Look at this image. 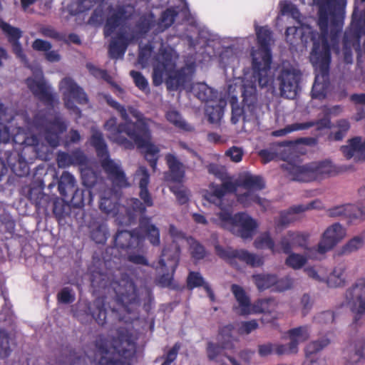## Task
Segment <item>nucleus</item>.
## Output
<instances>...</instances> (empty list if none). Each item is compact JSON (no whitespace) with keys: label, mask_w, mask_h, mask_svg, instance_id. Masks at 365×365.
<instances>
[{"label":"nucleus","mask_w":365,"mask_h":365,"mask_svg":"<svg viewBox=\"0 0 365 365\" xmlns=\"http://www.w3.org/2000/svg\"><path fill=\"white\" fill-rule=\"evenodd\" d=\"M235 190V183L230 180L225 181L220 186L215 187L213 191L206 196V198L210 202L219 207L221 211H224L231 206L226 198L227 192H231Z\"/></svg>","instance_id":"dca6fc26"},{"label":"nucleus","mask_w":365,"mask_h":365,"mask_svg":"<svg viewBox=\"0 0 365 365\" xmlns=\"http://www.w3.org/2000/svg\"><path fill=\"white\" fill-rule=\"evenodd\" d=\"M231 291L238 303V306L234 308L236 313L240 315L252 314L250 299L243 288L237 284H232Z\"/></svg>","instance_id":"bb28decb"},{"label":"nucleus","mask_w":365,"mask_h":365,"mask_svg":"<svg viewBox=\"0 0 365 365\" xmlns=\"http://www.w3.org/2000/svg\"><path fill=\"white\" fill-rule=\"evenodd\" d=\"M11 351L9 334L4 330H0V358L8 357Z\"/></svg>","instance_id":"680f3d73"},{"label":"nucleus","mask_w":365,"mask_h":365,"mask_svg":"<svg viewBox=\"0 0 365 365\" xmlns=\"http://www.w3.org/2000/svg\"><path fill=\"white\" fill-rule=\"evenodd\" d=\"M176 15L177 12L173 9H168L164 11L158 24L160 29L159 31H163L170 26L174 22Z\"/></svg>","instance_id":"bf43d9fd"},{"label":"nucleus","mask_w":365,"mask_h":365,"mask_svg":"<svg viewBox=\"0 0 365 365\" xmlns=\"http://www.w3.org/2000/svg\"><path fill=\"white\" fill-rule=\"evenodd\" d=\"M295 210L293 209L291 211L282 212L279 218L276 222L277 228H283L287 226L289 223L294 220Z\"/></svg>","instance_id":"0e129e2a"},{"label":"nucleus","mask_w":365,"mask_h":365,"mask_svg":"<svg viewBox=\"0 0 365 365\" xmlns=\"http://www.w3.org/2000/svg\"><path fill=\"white\" fill-rule=\"evenodd\" d=\"M314 304V300L309 294H304L300 299L302 314L305 317L311 311Z\"/></svg>","instance_id":"774afa93"},{"label":"nucleus","mask_w":365,"mask_h":365,"mask_svg":"<svg viewBox=\"0 0 365 365\" xmlns=\"http://www.w3.org/2000/svg\"><path fill=\"white\" fill-rule=\"evenodd\" d=\"M237 200L245 207L251 206L254 202L259 205L264 210L269 207V202L267 200L260 197L255 192L249 190L243 193L237 194Z\"/></svg>","instance_id":"2f4dec72"},{"label":"nucleus","mask_w":365,"mask_h":365,"mask_svg":"<svg viewBox=\"0 0 365 365\" xmlns=\"http://www.w3.org/2000/svg\"><path fill=\"white\" fill-rule=\"evenodd\" d=\"M76 185V180L74 176L68 171L61 174L58 183V190L60 194L64 197L68 196V192L72 191Z\"/></svg>","instance_id":"58836bf2"},{"label":"nucleus","mask_w":365,"mask_h":365,"mask_svg":"<svg viewBox=\"0 0 365 365\" xmlns=\"http://www.w3.org/2000/svg\"><path fill=\"white\" fill-rule=\"evenodd\" d=\"M91 143L96 148V153L100 158L108 154L107 144L101 131L98 130H92Z\"/></svg>","instance_id":"c03bdc74"},{"label":"nucleus","mask_w":365,"mask_h":365,"mask_svg":"<svg viewBox=\"0 0 365 365\" xmlns=\"http://www.w3.org/2000/svg\"><path fill=\"white\" fill-rule=\"evenodd\" d=\"M178 53L171 47L161 48L155 57L153 65V81L155 86L160 85L165 80L168 88L178 90L183 88L189 80L185 67L178 69Z\"/></svg>","instance_id":"20e7f679"},{"label":"nucleus","mask_w":365,"mask_h":365,"mask_svg":"<svg viewBox=\"0 0 365 365\" xmlns=\"http://www.w3.org/2000/svg\"><path fill=\"white\" fill-rule=\"evenodd\" d=\"M364 239L361 236H356L349 240L340 250L341 255H349L356 252L363 247Z\"/></svg>","instance_id":"5fc2aeb1"},{"label":"nucleus","mask_w":365,"mask_h":365,"mask_svg":"<svg viewBox=\"0 0 365 365\" xmlns=\"http://www.w3.org/2000/svg\"><path fill=\"white\" fill-rule=\"evenodd\" d=\"M165 160L168 166L172 180L175 182H180L185 177V165L175 155L172 153L165 155Z\"/></svg>","instance_id":"cd10ccee"},{"label":"nucleus","mask_w":365,"mask_h":365,"mask_svg":"<svg viewBox=\"0 0 365 365\" xmlns=\"http://www.w3.org/2000/svg\"><path fill=\"white\" fill-rule=\"evenodd\" d=\"M273 304L272 299H259L253 305H251L252 314L270 312Z\"/></svg>","instance_id":"052dcab7"},{"label":"nucleus","mask_w":365,"mask_h":365,"mask_svg":"<svg viewBox=\"0 0 365 365\" xmlns=\"http://www.w3.org/2000/svg\"><path fill=\"white\" fill-rule=\"evenodd\" d=\"M233 327L230 324L222 327L219 333L217 341L222 345V348L227 350L235 349L234 338L232 335Z\"/></svg>","instance_id":"a18cd8bd"},{"label":"nucleus","mask_w":365,"mask_h":365,"mask_svg":"<svg viewBox=\"0 0 365 365\" xmlns=\"http://www.w3.org/2000/svg\"><path fill=\"white\" fill-rule=\"evenodd\" d=\"M0 28L7 36L8 41L11 45L13 53L26 66H29V61L25 55L19 39L22 36L20 29L12 26L9 24L0 21Z\"/></svg>","instance_id":"2eb2a0df"},{"label":"nucleus","mask_w":365,"mask_h":365,"mask_svg":"<svg viewBox=\"0 0 365 365\" xmlns=\"http://www.w3.org/2000/svg\"><path fill=\"white\" fill-rule=\"evenodd\" d=\"M314 163L318 180L328 177L334 176L346 170L342 166H336L334 165L330 160H323Z\"/></svg>","instance_id":"c85d7f7f"},{"label":"nucleus","mask_w":365,"mask_h":365,"mask_svg":"<svg viewBox=\"0 0 365 365\" xmlns=\"http://www.w3.org/2000/svg\"><path fill=\"white\" fill-rule=\"evenodd\" d=\"M218 217L222 227L244 240L252 238L257 227L256 220L245 212L232 215V212L228 209L220 211Z\"/></svg>","instance_id":"6e6552de"},{"label":"nucleus","mask_w":365,"mask_h":365,"mask_svg":"<svg viewBox=\"0 0 365 365\" xmlns=\"http://www.w3.org/2000/svg\"><path fill=\"white\" fill-rule=\"evenodd\" d=\"M255 283L259 290H264L271 287L274 288L277 282V276L269 274H262L253 276Z\"/></svg>","instance_id":"603ef678"},{"label":"nucleus","mask_w":365,"mask_h":365,"mask_svg":"<svg viewBox=\"0 0 365 365\" xmlns=\"http://www.w3.org/2000/svg\"><path fill=\"white\" fill-rule=\"evenodd\" d=\"M312 4L319 8L318 25L321 32V44L319 41H314L312 60L326 72L330 62V44L328 41L329 19L330 16L331 39L333 42L337 41L342 29L346 0H312Z\"/></svg>","instance_id":"f03ea898"},{"label":"nucleus","mask_w":365,"mask_h":365,"mask_svg":"<svg viewBox=\"0 0 365 365\" xmlns=\"http://www.w3.org/2000/svg\"><path fill=\"white\" fill-rule=\"evenodd\" d=\"M95 347L96 351L93 355L87 354L91 361H98L100 365H129L128 360L135 353L134 339L125 328L118 329L111 341L98 336Z\"/></svg>","instance_id":"7ed1b4c3"},{"label":"nucleus","mask_w":365,"mask_h":365,"mask_svg":"<svg viewBox=\"0 0 365 365\" xmlns=\"http://www.w3.org/2000/svg\"><path fill=\"white\" fill-rule=\"evenodd\" d=\"M92 193L88 190L76 189L71 200V203L76 208H81L87 201L90 204L92 201Z\"/></svg>","instance_id":"de8ad7c7"},{"label":"nucleus","mask_w":365,"mask_h":365,"mask_svg":"<svg viewBox=\"0 0 365 365\" xmlns=\"http://www.w3.org/2000/svg\"><path fill=\"white\" fill-rule=\"evenodd\" d=\"M341 151L346 159L354 158L356 163L365 161V138L354 137L348 140V144L341 147Z\"/></svg>","instance_id":"412c9836"},{"label":"nucleus","mask_w":365,"mask_h":365,"mask_svg":"<svg viewBox=\"0 0 365 365\" xmlns=\"http://www.w3.org/2000/svg\"><path fill=\"white\" fill-rule=\"evenodd\" d=\"M240 185L254 192L261 190L265 187L264 181L261 176L251 173H245L240 177Z\"/></svg>","instance_id":"f704fd0d"},{"label":"nucleus","mask_w":365,"mask_h":365,"mask_svg":"<svg viewBox=\"0 0 365 365\" xmlns=\"http://www.w3.org/2000/svg\"><path fill=\"white\" fill-rule=\"evenodd\" d=\"M172 190L175 195L179 203L182 205L188 201L190 192L187 188L183 186H178L173 187Z\"/></svg>","instance_id":"338daca9"},{"label":"nucleus","mask_w":365,"mask_h":365,"mask_svg":"<svg viewBox=\"0 0 365 365\" xmlns=\"http://www.w3.org/2000/svg\"><path fill=\"white\" fill-rule=\"evenodd\" d=\"M106 99L124 120L118 123L115 117L109 118L104 124L107 138L125 149H133L136 145L145 149V154L157 156L160 150L152 143L150 131L151 125L155 123L132 106L125 108L110 96H106Z\"/></svg>","instance_id":"f257e3e1"},{"label":"nucleus","mask_w":365,"mask_h":365,"mask_svg":"<svg viewBox=\"0 0 365 365\" xmlns=\"http://www.w3.org/2000/svg\"><path fill=\"white\" fill-rule=\"evenodd\" d=\"M110 286L115 292L118 300L123 306L139 304V296L136 287L126 274H122L120 279L113 280Z\"/></svg>","instance_id":"9b49d317"},{"label":"nucleus","mask_w":365,"mask_h":365,"mask_svg":"<svg viewBox=\"0 0 365 365\" xmlns=\"http://www.w3.org/2000/svg\"><path fill=\"white\" fill-rule=\"evenodd\" d=\"M327 215L330 217H341L349 220L365 219V213L363 210L352 204H345L334 206L327 210Z\"/></svg>","instance_id":"6ab92c4d"},{"label":"nucleus","mask_w":365,"mask_h":365,"mask_svg":"<svg viewBox=\"0 0 365 365\" xmlns=\"http://www.w3.org/2000/svg\"><path fill=\"white\" fill-rule=\"evenodd\" d=\"M215 252L218 256L225 259H238L239 260L246 263L247 264L255 267H259L263 264L262 257L249 252L245 250H234L231 247L224 249L219 245L215 246Z\"/></svg>","instance_id":"ddd939ff"},{"label":"nucleus","mask_w":365,"mask_h":365,"mask_svg":"<svg viewBox=\"0 0 365 365\" xmlns=\"http://www.w3.org/2000/svg\"><path fill=\"white\" fill-rule=\"evenodd\" d=\"M34 124L52 147L59 144L60 135L65 132L68 125L62 115L57 112H39L34 119Z\"/></svg>","instance_id":"0eeeda50"},{"label":"nucleus","mask_w":365,"mask_h":365,"mask_svg":"<svg viewBox=\"0 0 365 365\" xmlns=\"http://www.w3.org/2000/svg\"><path fill=\"white\" fill-rule=\"evenodd\" d=\"M283 339L287 342L283 344H276L275 354L288 355L294 353L297 348V329L289 330L283 336Z\"/></svg>","instance_id":"c756f323"},{"label":"nucleus","mask_w":365,"mask_h":365,"mask_svg":"<svg viewBox=\"0 0 365 365\" xmlns=\"http://www.w3.org/2000/svg\"><path fill=\"white\" fill-rule=\"evenodd\" d=\"M317 180L315 163L298 165V182H309Z\"/></svg>","instance_id":"79ce46f5"},{"label":"nucleus","mask_w":365,"mask_h":365,"mask_svg":"<svg viewBox=\"0 0 365 365\" xmlns=\"http://www.w3.org/2000/svg\"><path fill=\"white\" fill-rule=\"evenodd\" d=\"M329 344L330 340L327 337H323L309 343L305 348L306 356L309 358L312 354L320 351Z\"/></svg>","instance_id":"6e6d98bb"},{"label":"nucleus","mask_w":365,"mask_h":365,"mask_svg":"<svg viewBox=\"0 0 365 365\" xmlns=\"http://www.w3.org/2000/svg\"><path fill=\"white\" fill-rule=\"evenodd\" d=\"M53 211L56 217L62 219L70 215L71 207L64 201L56 202L54 203Z\"/></svg>","instance_id":"e2e57ef3"},{"label":"nucleus","mask_w":365,"mask_h":365,"mask_svg":"<svg viewBox=\"0 0 365 365\" xmlns=\"http://www.w3.org/2000/svg\"><path fill=\"white\" fill-rule=\"evenodd\" d=\"M346 267L338 265L335 267L329 275L324 278V282L330 288H338L345 286L346 282Z\"/></svg>","instance_id":"7c9ffc66"},{"label":"nucleus","mask_w":365,"mask_h":365,"mask_svg":"<svg viewBox=\"0 0 365 365\" xmlns=\"http://www.w3.org/2000/svg\"><path fill=\"white\" fill-rule=\"evenodd\" d=\"M179 259L180 247L178 245L173 241L163 250L158 264L163 270L175 272L178 265Z\"/></svg>","instance_id":"aec40b11"},{"label":"nucleus","mask_w":365,"mask_h":365,"mask_svg":"<svg viewBox=\"0 0 365 365\" xmlns=\"http://www.w3.org/2000/svg\"><path fill=\"white\" fill-rule=\"evenodd\" d=\"M256 34L259 49L252 51V68L257 74L258 81L261 86L269 81L267 72L271 64L270 45L273 43L271 31L267 27H256Z\"/></svg>","instance_id":"423d86ee"},{"label":"nucleus","mask_w":365,"mask_h":365,"mask_svg":"<svg viewBox=\"0 0 365 365\" xmlns=\"http://www.w3.org/2000/svg\"><path fill=\"white\" fill-rule=\"evenodd\" d=\"M34 76L26 79V84L33 95L48 105L53 106L56 100L46 84L43 72L37 68L33 71Z\"/></svg>","instance_id":"f8f14e48"},{"label":"nucleus","mask_w":365,"mask_h":365,"mask_svg":"<svg viewBox=\"0 0 365 365\" xmlns=\"http://www.w3.org/2000/svg\"><path fill=\"white\" fill-rule=\"evenodd\" d=\"M226 102L223 100H220L218 103L213 101L207 103L205 113L210 123H215L220 120L222 118Z\"/></svg>","instance_id":"e433bc0d"},{"label":"nucleus","mask_w":365,"mask_h":365,"mask_svg":"<svg viewBox=\"0 0 365 365\" xmlns=\"http://www.w3.org/2000/svg\"><path fill=\"white\" fill-rule=\"evenodd\" d=\"M279 155L286 163L282 165V168L290 175L292 180H297V165L295 158L297 157V140L284 141L279 145Z\"/></svg>","instance_id":"4468645a"},{"label":"nucleus","mask_w":365,"mask_h":365,"mask_svg":"<svg viewBox=\"0 0 365 365\" xmlns=\"http://www.w3.org/2000/svg\"><path fill=\"white\" fill-rule=\"evenodd\" d=\"M101 163L103 170L116 186L124 187L129 185L119 163L111 160L108 154L103 156V158H101Z\"/></svg>","instance_id":"f3484780"},{"label":"nucleus","mask_w":365,"mask_h":365,"mask_svg":"<svg viewBox=\"0 0 365 365\" xmlns=\"http://www.w3.org/2000/svg\"><path fill=\"white\" fill-rule=\"evenodd\" d=\"M191 92L200 101L212 102L216 97V92L205 83H195L192 84Z\"/></svg>","instance_id":"c9c22d12"},{"label":"nucleus","mask_w":365,"mask_h":365,"mask_svg":"<svg viewBox=\"0 0 365 365\" xmlns=\"http://www.w3.org/2000/svg\"><path fill=\"white\" fill-rule=\"evenodd\" d=\"M165 117L166 120L175 128L182 130H192L191 125L187 124L182 118L180 113L174 108H170L165 112Z\"/></svg>","instance_id":"a19ab883"},{"label":"nucleus","mask_w":365,"mask_h":365,"mask_svg":"<svg viewBox=\"0 0 365 365\" xmlns=\"http://www.w3.org/2000/svg\"><path fill=\"white\" fill-rule=\"evenodd\" d=\"M114 244L117 248H129L138 244V237L127 230L118 231L115 236Z\"/></svg>","instance_id":"72a5a7b5"},{"label":"nucleus","mask_w":365,"mask_h":365,"mask_svg":"<svg viewBox=\"0 0 365 365\" xmlns=\"http://www.w3.org/2000/svg\"><path fill=\"white\" fill-rule=\"evenodd\" d=\"M135 178L138 180L140 188L139 196L140 199L143 200V203L147 207L153 206V198L148 190L150 175L147 168L144 166H139L135 171Z\"/></svg>","instance_id":"393cba45"},{"label":"nucleus","mask_w":365,"mask_h":365,"mask_svg":"<svg viewBox=\"0 0 365 365\" xmlns=\"http://www.w3.org/2000/svg\"><path fill=\"white\" fill-rule=\"evenodd\" d=\"M254 245L257 249H269L274 252V242L269 233H263L256 238Z\"/></svg>","instance_id":"13d9d810"},{"label":"nucleus","mask_w":365,"mask_h":365,"mask_svg":"<svg viewBox=\"0 0 365 365\" xmlns=\"http://www.w3.org/2000/svg\"><path fill=\"white\" fill-rule=\"evenodd\" d=\"M337 130L334 133L333 139L336 141L342 140L349 130L351 125L347 119H339L336 123Z\"/></svg>","instance_id":"4d7b16f0"},{"label":"nucleus","mask_w":365,"mask_h":365,"mask_svg":"<svg viewBox=\"0 0 365 365\" xmlns=\"http://www.w3.org/2000/svg\"><path fill=\"white\" fill-rule=\"evenodd\" d=\"M308 259L309 258L306 257L305 249H304L303 255L298 254V270L302 269L309 278L318 282H324V278L322 277L313 267H304Z\"/></svg>","instance_id":"8fccbe9b"},{"label":"nucleus","mask_w":365,"mask_h":365,"mask_svg":"<svg viewBox=\"0 0 365 365\" xmlns=\"http://www.w3.org/2000/svg\"><path fill=\"white\" fill-rule=\"evenodd\" d=\"M141 227L146 232L150 242L155 246L160 245V232L158 228L150 223V218H143L140 220Z\"/></svg>","instance_id":"49530a36"},{"label":"nucleus","mask_w":365,"mask_h":365,"mask_svg":"<svg viewBox=\"0 0 365 365\" xmlns=\"http://www.w3.org/2000/svg\"><path fill=\"white\" fill-rule=\"evenodd\" d=\"M190 251L192 257L197 259H202L206 254L204 247L194 240H191Z\"/></svg>","instance_id":"69168bd1"},{"label":"nucleus","mask_w":365,"mask_h":365,"mask_svg":"<svg viewBox=\"0 0 365 365\" xmlns=\"http://www.w3.org/2000/svg\"><path fill=\"white\" fill-rule=\"evenodd\" d=\"M87 158L80 150H76L71 153H58L57 155V164L58 168H65L71 165H86Z\"/></svg>","instance_id":"a878e982"},{"label":"nucleus","mask_w":365,"mask_h":365,"mask_svg":"<svg viewBox=\"0 0 365 365\" xmlns=\"http://www.w3.org/2000/svg\"><path fill=\"white\" fill-rule=\"evenodd\" d=\"M131 39L132 36H124L123 35H119L113 38L109 46L110 56L113 58H122Z\"/></svg>","instance_id":"473e14b6"},{"label":"nucleus","mask_w":365,"mask_h":365,"mask_svg":"<svg viewBox=\"0 0 365 365\" xmlns=\"http://www.w3.org/2000/svg\"><path fill=\"white\" fill-rule=\"evenodd\" d=\"M187 287L190 289L194 287H203L206 291L207 296L212 302L215 300V294L210 285L204 280L203 277L199 272H191L187 277Z\"/></svg>","instance_id":"4c0bfd02"},{"label":"nucleus","mask_w":365,"mask_h":365,"mask_svg":"<svg viewBox=\"0 0 365 365\" xmlns=\"http://www.w3.org/2000/svg\"><path fill=\"white\" fill-rule=\"evenodd\" d=\"M252 77L255 79L254 82L246 81L244 83V91L242 95L245 109L250 111L252 115H255L259 108L256 94V82L257 81V83H259V81L257 74L255 73V70H253ZM268 83L265 85V86ZM259 86L261 87L260 85ZM262 87H264V86H262Z\"/></svg>","instance_id":"4be33fe9"},{"label":"nucleus","mask_w":365,"mask_h":365,"mask_svg":"<svg viewBox=\"0 0 365 365\" xmlns=\"http://www.w3.org/2000/svg\"><path fill=\"white\" fill-rule=\"evenodd\" d=\"M331 116L324 113V117L316 120L307 123H298V130H305L312 126H316L317 130H322L331 128Z\"/></svg>","instance_id":"3c124183"},{"label":"nucleus","mask_w":365,"mask_h":365,"mask_svg":"<svg viewBox=\"0 0 365 365\" xmlns=\"http://www.w3.org/2000/svg\"><path fill=\"white\" fill-rule=\"evenodd\" d=\"M99 207L101 211L108 216L114 217L118 213V206L114 202L110 196H107L105 193L101 196V202Z\"/></svg>","instance_id":"864d4df0"},{"label":"nucleus","mask_w":365,"mask_h":365,"mask_svg":"<svg viewBox=\"0 0 365 365\" xmlns=\"http://www.w3.org/2000/svg\"><path fill=\"white\" fill-rule=\"evenodd\" d=\"M312 51H311L310 53V61L313 66L314 67L316 72L317 73L316 74L314 83L312 88V98L322 100L324 99L327 96V91L324 85L319 83V80L320 77H322V78L324 81L328 79L331 61L329 62V66L327 67V71L325 72L324 70H322L319 65L316 64L312 61ZM331 58V57L330 56V59Z\"/></svg>","instance_id":"b1692460"},{"label":"nucleus","mask_w":365,"mask_h":365,"mask_svg":"<svg viewBox=\"0 0 365 365\" xmlns=\"http://www.w3.org/2000/svg\"><path fill=\"white\" fill-rule=\"evenodd\" d=\"M282 95L287 98L297 97V73L294 70L284 69L279 76Z\"/></svg>","instance_id":"5701e85b"},{"label":"nucleus","mask_w":365,"mask_h":365,"mask_svg":"<svg viewBox=\"0 0 365 365\" xmlns=\"http://www.w3.org/2000/svg\"><path fill=\"white\" fill-rule=\"evenodd\" d=\"M91 237L96 243H104L108 236L107 225L103 222H93L90 226Z\"/></svg>","instance_id":"ea45409f"},{"label":"nucleus","mask_w":365,"mask_h":365,"mask_svg":"<svg viewBox=\"0 0 365 365\" xmlns=\"http://www.w3.org/2000/svg\"><path fill=\"white\" fill-rule=\"evenodd\" d=\"M58 88L62 93L65 106L80 117L81 110L74 104L72 99L76 100L80 104L87 103L88 99L83 89L69 76H66L60 81Z\"/></svg>","instance_id":"1a4fd4ad"},{"label":"nucleus","mask_w":365,"mask_h":365,"mask_svg":"<svg viewBox=\"0 0 365 365\" xmlns=\"http://www.w3.org/2000/svg\"><path fill=\"white\" fill-rule=\"evenodd\" d=\"M346 231L339 223L328 227L322 234L317 247H309L310 235L308 232H298V247L305 249V255L311 259L321 260L325 254L331 251L345 236Z\"/></svg>","instance_id":"39448f33"},{"label":"nucleus","mask_w":365,"mask_h":365,"mask_svg":"<svg viewBox=\"0 0 365 365\" xmlns=\"http://www.w3.org/2000/svg\"><path fill=\"white\" fill-rule=\"evenodd\" d=\"M346 299L352 303L351 311L355 314L351 327L356 329L361 325L365 314V277L359 278L346 291Z\"/></svg>","instance_id":"9d476101"},{"label":"nucleus","mask_w":365,"mask_h":365,"mask_svg":"<svg viewBox=\"0 0 365 365\" xmlns=\"http://www.w3.org/2000/svg\"><path fill=\"white\" fill-rule=\"evenodd\" d=\"M89 311L98 324L103 325L106 319V309L103 298H97L89 307Z\"/></svg>","instance_id":"37998d69"},{"label":"nucleus","mask_w":365,"mask_h":365,"mask_svg":"<svg viewBox=\"0 0 365 365\" xmlns=\"http://www.w3.org/2000/svg\"><path fill=\"white\" fill-rule=\"evenodd\" d=\"M349 100L355 106L356 113L354 119L359 121L365 118V93H354L349 97Z\"/></svg>","instance_id":"09e8293b"},{"label":"nucleus","mask_w":365,"mask_h":365,"mask_svg":"<svg viewBox=\"0 0 365 365\" xmlns=\"http://www.w3.org/2000/svg\"><path fill=\"white\" fill-rule=\"evenodd\" d=\"M133 12V8L129 5L118 6L111 9L105 26V35L110 36L118 26L131 16Z\"/></svg>","instance_id":"a211bd4d"}]
</instances>
